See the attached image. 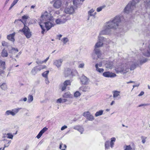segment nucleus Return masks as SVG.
<instances>
[{"instance_id": "27", "label": "nucleus", "mask_w": 150, "mask_h": 150, "mask_svg": "<svg viewBox=\"0 0 150 150\" xmlns=\"http://www.w3.org/2000/svg\"><path fill=\"white\" fill-rule=\"evenodd\" d=\"M94 11V10H93V9L90 10L88 12V15L89 17H90L91 16H95V15L96 14V13L95 12L94 13V14H92V13H93Z\"/></svg>"}, {"instance_id": "28", "label": "nucleus", "mask_w": 150, "mask_h": 150, "mask_svg": "<svg viewBox=\"0 0 150 150\" xmlns=\"http://www.w3.org/2000/svg\"><path fill=\"white\" fill-rule=\"evenodd\" d=\"M95 67L97 71L100 73H102L104 71V69L102 68H99L98 67V64H97L95 65Z\"/></svg>"}, {"instance_id": "53", "label": "nucleus", "mask_w": 150, "mask_h": 150, "mask_svg": "<svg viewBox=\"0 0 150 150\" xmlns=\"http://www.w3.org/2000/svg\"><path fill=\"white\" fill-rule=\"evenodd\" d=\"M144 93V92L143 91H141L140 93L139 94L138 96H140L143 95Z\"/></svg>"}, {"instance_id": "56", "label": "nucleus", "mask_w": 150, "mask_h": 150, "mask_svg": "<svg viewBox=\"0 0 150 150\" xmlns=\"http://www.w3.org/2000/svg\"><path fill=\"white\" fill-rule=\"evenodd\" d=\"M45 81H46V83L47 84H48L49 83V80H48V77H47V78H45Z\"/></svg>"}, {"instance_id": "64", "label": "nucleus", "mask_w": 150, "mask_h": 150, "mask_svg": "<svg viewBox=\"0 0 150 150\" xmlns=\"http://www.w3.org/2000/svg\"><path fill=\"white\" fill-rule=\"evenodd\" d=\"M27 99L26 98H25L23 99V100L24 101H26L27 100Z\"/></svg>"}, {"instance_id": "18", "label": "nucleus", "mask_w": 150, "mask_h": 150, "mask_svg": "<svg viewBox=\"0 0 150 150\" xmlns=\"http://www.w3.org/2000/svg\"><path fill=\"white\" fill-rule=\"evenodd\" d=\"M15 35V33L14 32L12 34H10L8 35L7 36V38L8 40L11 41L12 42H14L15 40L14 38V36Z\"/></svg>"}, {"instance_id": "42", "label": "nucleus", "mask_w": 150, "mask_h": 150, "mask_svg": "<svg viewBox=\"0 0 150 150\" xmlns=\"http://www.w3.org/2000/svg\"><path fill=\"white\" fill-rule=\"evenodd\" d=\"M46 67L45 65H42L41 66L39 67L38 68L39 69V70L40 71L42 69H45V68H46Z\"/></svg>"}, {"instance_id": "20", "label": "nucleus", "mask_w": 150, "mask_h": 150, "mask_svg": "<svg viewBox=\"0 0 150 150\" xmlns=\"http://www.w3.org/2000/svg\"><path fill=\"white\" fill-rule=\"evenodd\" d=\"M38 71H40V70H39V69L38 66H36L34 67L32 69V70H31V72L32 74L35 75Z\"/></svg>"}, {"instance_id": "9", "label": "nucleus", "mask_w": 150, "mask_h": 150, "mask_svg": "<svg viewBox=\"0 0 150 150\" xmlns=\"http://www.w3.org/2000/svg\"><path fill=\"white\" fill-rule=\"evenodd\" d=\"M71 81L70 80H67L65 81L62 85V91L65 90L67 86H70L71 85Z\"/></svg>"}, {"instance_id": "7", "label": "nucleus", "mask_w": 150, "mask_h": 150, "mask_svg": "<svg viewBox=\"0 0 150 150\" xmlns=\"http://www.w3.org/2000/svg\"><path fill=\"white\" fill-rule=\"evenodd\" d=\"M67 20V19L66 18V16L64 15H62L60 18L57 19L55 22L57 24H60L65 22Z\"/></svg>"}, {"instance_id": "48", "label": "nucleus", "mask_w": 150, "mask_h": 150, "mask_svg": "<svg viewBox=\"0 0 150 150\" xmlns=\"http://www.w3.org/2000/svg\"><path fill=\"white\" fill-rule=\"evenodd\" d=\"M1 43L2 46H5L6 45V43L4 41H2Z\"/></svg>"}, {"instance_id": "59", "label": "nucleus", "mask_w": 150, "mask_h": 150, "mask_svg": "<svg viewBox=\"0 0 150 150\" xmlns=\"http://www.w3.org/2000/svg\"><path fill=\"white\" fill-rule=\"evenodd\" d=\"M134 83V82L132 81H130L129 82H127V83L128 84L129 83Z\"/></svg>"}, {"instance_id": "13", "label": "nucleus", "mask_w": 150, "mask_h": 150, "mask_svg": "<svg viewBox=\"0 0 150 150\" xmlns=\"http://www.w3.org/2000/svg\"><path fill=\"white\" fill-rule=\"evenodd\" d=\"M43 24H44L45 28L47 31L48 30L52 27L54 26V25L50 21H47L46 22H44Z\"/></svg>"}, {"instance_id": "5", "label": "nucleus", "mask_w": 150, "mask_h": 150, "mask_svg": "<svg viewBox=\"0 0 150 150\" xmlns=\"http://www.w3.org/2000/svg\"><path fill=\"white\" fill-rule=\"evenodd\" d=\"M115 141V138L113 137L111 138L110 142L109 140L106 141L105 143V149H109L110 146L112 148L114 147Z\"/></svg>"}, {"instance_id": "34", "label": "nucleus", "mask_w": 150, "mask_h": 150, "mask_svg": "<svg viewBox=\"0 0 150 150\" xmlns=\"http://www.w3.org/2000/svg\"><path fill=\"white\" fill-rule=\"evenodd\" d=\"M1 88L5 90L7 88V85L5 83H3L0 86Z\"/></svg>"}, {"instance_id": "26", "label": "nucleus", "mask_w": 150, "mask_h": 150, "mask_svg": "<svg viewBox=\"0 0 150 150\" xmlns=\"http://www.w3.org/2000/svg\"><path fill=\"white\" fill-rule=\"evenodd\" d=\"M67 147V146L65 144H63L62 142L60 143L59 148L61 150H66Z\"/></svg>"}, {"instance_id": "30", "label": "nucleus", "mask_w": 150, "mask_h": 150, "mask_svg": "<svg viewBox=\"0 0 150 150\" xmlns=\"http://www.w3.org/2000/svg\"><path fill=\"white\" fill-rule=\"evenodd\" d=\"M103 45V43L102 42L99 41L96 44L95 47L96 49L102 46Z\"/></svg>"}, {"instance_id": "39", "label": "nucleus", "mask_w": 150, "mask_h": 150, "mask_svg": "<svg viewBox=\"0 0 150 150\" xmlns=\"http://www.w3.org/2000/svg\"><path fill=\"white\" fill-rule=\"evenodd\" d=\"M7 135L8 136L7 138L11 139H13V135L12 134L10 133H8L7 134Z\"/></svg>"}, {"instance_id": "63", "label": "nucleus", "mask_w": 150, "mask_h": 150, "mask_svg": "<svg viewBox=\"0 0 150 150\" xmlns=\"http://www.w3.org/2000/svg\"><path fill=\"white\" fill-rule=\"evenodd\" d=\"M115 103V101H112L111 103L110 104V105H112L114 103Z\"/></svg>"}, {"instance_id": "40", "label": "nucleus", "mask_w": 150, "mask_h": 150, "mask_svg": "<svg viewBox=\"0 0 150 150\" xmlns=\"http://www.w3.org/2000/svg\"><path fill=\"white\" fill-rule=\"evenodd\" d=\"M142 139V142L144 144L146 142V137H145L143 136H142L141 137Z\"/></svg>"}, {"instance_id": "6", "label": "nucleus", "mask_w": 150, "mask_h": 150, "mask_svg": "<svg viewBox=\"0 0 150 150\" xmlns=\"http://www.w3.org/2000/svg\"><path fill=\"white\" fill-rule=\"evenodd\" d=\"M53 3V6L54 8L59 9L63 5L61 0H53L51 3Z\"/></svg>"}, {"instance_id": "10", "label": "nucleus", "mask_w": 150, "mask_h": 150, "mask_svg": "<svg viewBox=\"0 0 150 150\" xmlns=\"http://www.w3.org/2000/svg\"><path fill=\"white\" fill-rule=\"evenodd\" d=\"M83 116L86 117L89 120L92 121L94 119L93 116L90 114L89 112H85L83 114Z\"/></svg>"}, {"instance_id": "21", "label": "nucleus", "mask_w": 150, "mask_h": 150, "mask_svg": "<svg viewBox=\"0 0 150 150\" xmlns=\"http://www.w3.org/2000/svg\"><path fill=\"white\" fill-rule=\"evenodd\" d=\"M5 68V62L0 59V69H4Z\"/></svg>"}, {"instance_id": "62", "label": "nucleus", "mask_w": 150, "mask_h": 150, "mask_svg": "<svg viewBox=\"0 0 150 150\" xmlns=\"http://www.w3.org/2000/svg\"><path fill=\"white\" fill-rule=\"evenodd\" d=\"M98 66H99V67H101L102 66V63H100L99 64H98Z\"/></svg>"}, {"instance_id": "14", "label": "nucleus", "mask_w": 150, "mask_h": 150, "mask_svg": "<svg viewBox=\"0 0 150 150\" xmlns=\"http://www.w3.org/2000/svg\"><path fill=\"white\" fill-rule=\"evenodd\" d=\"M132 146L131 145H125L124 146V150H135V146L134 143H132Z\"/></svg>"}, {"instance_id": "32", "label": "nucleus", "mask_w": 150, "mask_h": 150, "mask_svg": "<svg viewBox=\"0 0 150 150\" xmlns=\"http://www.w3.org/2000/svg\"><path fill=\"white\" fill-rule=\"evenodd\" d=\"M103 111L101 110L97 112L95 114L96 117H97L100 115H101L103 114Z\"/></svg>"}, {"instance_id": "52", "label": "nucleus", "mask_w": 150, "mask_h": 150, "mask_svg": "<svg viewBox=\"0 0 150 150\" xmlns=\"http://www.w3.org/2000/svg\"><path fill=\"white\" fill-rule=\"evenodd\" d=\"M115 70L116 71H118L120 72L122 71L123 70V69H121L119 70V69H118V68H116V69H115Z\"/></svg>"}, {"instance_id": "43", "label": "nucleus", "mask_w": 150, "mask_h": 150, "mask_svg": "<svg viewBox=\"0 0 150 150\" xmlns=\"http://www.w3.org/2000/svg\"><path fill=\"white\" fill-rule=\"evenodd\" d=\"M57 103H62V98H60L57 100Z\"/></svg>"}, {"instance_id": "49", "label": "nucleus", "mask_w": 150, "mask_h": 150, "mask_svg": "<svg viewBox=\"0 0 150 150\" xmlns=\"http://www.w3.org/2000/svg\"><path fill=\"white\" fill-rule=\"evenodd\" d=\"M36 63L38 64H43V62H42V61H37L36 62Z\"/></svg>"}, {"instance_id": "22", "label": "nucleus", "mask_w": 150, "mask_h": 150, "mask_svg": "<svg viewBox=\"0 0 150 150\" xmlns=\"http://www.w3.org/2000/svg\"><path fill=\"white\" fill-rule=\"evenodd\" d=\"M64 98H71L72 97V95L70 92H67L64 93L62 96Z\"/></svg>"}, {"instance_id": "11", "label": "nucleus", "mask_w": 150, "mask_h": 150, "mask_svg": "<svg viewBox=\"0 0 150 150\" xmlns=\"http://www.w3.org/2000/svg\"><path fill=\"white\" fill-rule=\"evenodd\" d=\"M74 8L72 6L66 8L64 9V11L67 14H71L74 12Z\"/></svg>"}, {"instance_id": "41", "label": "nucleus", "mask_w": 150, "mask_h": 150, "mask_svg": "<svg viewBox=\"0 0 150 150\" xmlns=\"http://www.w3.org/2000/svg\"><path fill=\"white\" fill-rule=\"evenodd\" d=\"M104 7V6H102L97 8V11L98 12L102 10V9Z\"/></svg>"}, {"instance_id": "2", "label": "nucleus", "mask_w": 150, "mask_h": 150, "mask_svg": "<svg viewBox=\"0 0 150 150\" xmlns=\"http://www.w3.org/2000/svg\"><path fill=\"white\" fill-rule=\"evenodd\" d=\"M30 18L29 16L27 15H25L22 17V19L16 20L14 23H18L19 21L23 23L24 26L23 28L19 30V31L23 33L26 37L28 38H30L31 36V33L30 32V29L26 25L27 20Z\"/></svg>"}, {"instance_id": "8", "label": "nucleus", "mask_w": 150, "mask_h": 150, "mask_svg": "<svg viewBox=\"0 0 150 150\" xmlns=\"http://www.w3.org/2000/svg\"><path fill=\"white\" fill-rule=\"evenodd\" d=\"M103 75L105 77L112 78L115 77L116 75L115 73L110 72V71H106L103 73Z\"/></svg>"}, {"instance_id": "3", "label": "nucleus", "mask_w": 150, "mask_h": 150, "mask_svg": "<svg viewBox=\"0 0 150 150\" xmlns=\"http://www.w3.org/2000/svg\"><path fill=\"white\" fill-rule=\"evenodd\" d=\"M49 19V16L47 14V12L44 13L41 16L40 21L39 23V24L42 30L41 33L42 34H44L45 31V29L43 25V23H44V22H46V21Z\"/></svg>"}, {"instance_id": "25", "label": "nucleus", "mask_w": 150, "mask_h": 150, "mask_svg": "<svg viewBox=\"0 0 150 150\" xmlns=\"http://www.w3.org/2000/svg\"><path fill=\"white\" fill-rule=\"evenodd\" d=\"M89 89V88L88 86H82L79 88V89L83 92L88 91Z\"/></svg>"}, {"instance_id": "61", "label": "nucleus", "mask_w": 150, "mask_h": 150, "mask_svg": "<svg viewBox=\"0 0 150 150\" xmlns=\"http://www.w3.org/2000/svg\"><path fill=\"white\" fill-rule=\"evenodd\" d=\"M35 5H32L31 6V8H34L35 7Z\"/></svg>"}, {"instance_id": "24", "label": "nucleus", "mask_w": 150, "mask_h": 150, "mask_svg": "<svg viewBox=\"0 0 150 150\" xmlns=\"http://www.w3.org/2000/svg\"><path fill=\"white\" fill-rule=\"evenodd\" d=\"M113 94V97L114 98L117 97L120 95V92L117 91H112Z\"/></svg>"}, {"instance_id": "33", "label": "nucleus", "mask_w": 150, "mask_h": 150, "mask_svg": "<svg viewBox=\"0 0 150 150\" xmlns=\"http://www.w3.org/2000/svg\"><path fill=\"white\" fill-rule=\"evenodd\" d=\"M33 100V97L32 95H29L28 97V101L29 103L31 102Z\"/></svg>"}, {"instance_id": "19", "label": "nucleus", "mask_w": 150, "mask_h": 150, "mask_svg": "<svg viewBox=\"0 0 150 150\" xmlns=\"http://www.w3.org/2000/svg\"><path fill=\"white\" fill-rule=\"evenodd\" d=\"M74 129L79 131L81 132V134H82L83 131V128L81 126L79 125L75 126L74 127Z\"/></svg>"}, {"instance_id": "36", "label": "nucleus", "mask_w": 150, "mask_h": 150, "mask_svg": "<svg viewBox=\"0 0 150 150\" xmlns=\"http://www.w3.org/2000/svg\"><path fill=\"white\" fill-rule=\"evenodd\" d=\"M81 95V93L78 91H76L74 93V96L75 97H77Z\"/></svg>"}, {"instance_id": "51", "label": "nucleus", "mask_w": 150, "mask_h": 150, "mask_svg": "<svg viewBox=\"0 0 150 150\" xmlns=\"http://www.w3.org/2000/svg\"><path fill=\"white\" fill-rule=\"evenodd\" d=\"M147 61V59H145L143 61H142V60L140 61V63L141 64H143L145 62Z\"/></svg>"}, {"instance_id": "54", "label": "nucleus", "mask_w": 150, "mask_h": 150, "mask_svg": "<svg viewBox=\"0 0 150 150\" xmlns=\"http://www.w3.org/2000/svg\"><path fill=\"white\" fill-rule=\"evenodd\" d=\"M49 59V57H48L45 60L42 61V62H43V63H46L47 62V61Z\"/></svg>"}, {"instance_id": "57", "label": "nucleus", "mask_w": 150, "mask_h": 150, "mask_svg": "<svg viewBox=\"0 0 150 150\" xmlns=\"http://www.w3.org/2000/svg\"><path fill=\"white\" fill-rule=\"evenodd\" d=\"M12 50H15L17 52H18V50L17 49H15L14 48H12Z\"/></svg>"}, {"instance_id": "47", "label": "nucleus", "mask_w": 150, "mask_h": 150, "mask_svg": "<svg viewBox=\"0 0 150 150\" xmlns=\"http://www.w3.org/2000/svg\"><path fill=\"white\" fill-rule=\"evenodd\" d=\"M10 142H8V144L7 146L5 144L4 145V147L2 149V150H4V149L5 147L8 146H9V144L10 143Z\"/></svg>"}, {"instance_id": "12", "label": "nucleus", "mask_w": 150, "mask_h": 150, "mask_svg": "<svg viewBox=\"0 0 150 150\" xmlns=\"http://www.w3.org/2000/svg\"><path fill=\"white\" fill-rule=\"evenodd\" d=\"M18 111V109H15L14 110H8L6 112V114L7 115H11L12 116H14Z\"/></svg>"}, {"instance_id": "17", "label": "nucleus", "mask_w": 150, "mask_h": 150, "mask_svg": "<svg viewBox=\"0 0 150 150\" xmlns=\"http://www.w3.org/2000/svg\"><path fill=\"white\" fill-rule=\"evenodd\" d=\"M48 129V128L45 127L43 128L39 132L36 137L38 139L40 138L42 136L43 134L46 132Z\"/></svg>"}, {"instance_id": "60", "label": "nucleus", "mask_w": 150, "mask_h": 150, "mask_svg": "<svg viewBox=\"0 0 150 150\" xmlns=\"http://www.w3.org/2000/svg\"><path fill=\"white\" fill-rule=\"evenodd\" d=\"M59 38V40H60V38L62 37L61 35H59L57 36Z\"/></svg>"}, {"instance_id": "4", "label": "nucleus", "mask_w": 150, "mask_h": 150, "mask_svg": "<svg viewBox=\"0 0 150 150\" xmlns=\"http://www.w3.org/2000/svg\"><path fill=\"white\" fill-rule=\"evenodd\" d=\"M139 0H132V1L129 3L126 6L124 9V12L128 13V12L132 11L134 8H135L136 4L139 2Z\"/></svg>"}, {"instance_id": "37", "label": "nucleus", "mask_w": 150, "mask_h": 150, "mask_svg": "<svg viewBox=\"0 0 150 150\" xmlns=\"http://www.w3.org/2000/svg\"><path fill=\"white\" fill-rule=\"evenodd\" d=\"M62 40L64 44H66L69 41V40L67 38H64Z\"/></svg>"}, {"instance_id": "46", "label": "nucleus", "mask_w": 150, "mask_h": 150, "mask_svg": "<svg viewBox=\"0 0 150 150\" xmlns=\"http://www.w3.org/2000/svg\"><path fill=\"white\" fill-rule=\"evenodd\" d=\"M4 69H0V75H2V74H4Z\"/></svg>"}, {"instance_id": "31", "label": "nucleus", "mask_w": 150, "mask_h": 150, "mask_svg": "<svg viewBox=\"0 0 150 150\" xmlns=\"http://www.w3.org/2000/svg\"><path fill=\"white\" fill-rule=\"evenodd\" d=\"M19 0H14L13 2L11 5L9 10H11L12 8L18 2Z\"/></svg>"}, {"instance_id": "45", "label": "nucleus", "mask_w": 150, "mask_h": 150, "mask_svg": "<svg viewBox=\"0 0 150 150\" xmlns=\"http://www.w3.org/2000/svg\"><path fill=\"white\" fill-rule=\"evenodd\" d=\"M67 126L66 125H64L63 126H62L61 128V130H63L67 128Z\"/></svg>"}, {"instance_id": "38", "label": "nucleus", "mask_w": 150, "mask_h": 150, "mask_svg": "<svg viewBox=\"0 0 150 150\" xmlns=\"http://www.w3.org/2000/svg\"><path fill=\"white\" fill-rule=\"evenodd\" d=\"M95 53L96 54H98V55L100 54V51L99 49H97V48L96 49L95 48Z\"/></svg>"}, {"instance_id": "55", "label": "nucleus", "mask_w": 150, "mask_h": 150, "mask_svg": "<svg viewBox=\"0 0 150 150\" xmlns=\"http://www.w3.org/2000/svg\"><path fill=\"white\" fill-rule=\"evenodd\" d=\"M98 38H99V40H102V41L103 40H104V38L103 37H101L100 36L98 37Z\"/></svg>"}, {"instance_id": "1", "label": "nucleus", "mask_w": 150, "mask_h": 150, "mask_svg": "<svg viewBox=\"0 0 150 150\" xmlns=\"http://www.w3.org/2000/svg\"><path fill=\"white\" fill-rule=\"evenodd\" d=\"M122 17L116 16L112 21L106 23L104 27V29L101 31L100 35H107L110 33V29L112 28L116 29L120 24Z\"/></svg>"}, {"instance_id": "50", "label": "nucleus", "mask_w": 150, "mask_h": 150, "mask_svg": "<svg viewBox=\"0 0 150 150\" xmlns=\"http://www.w3.org/2000/svg\"><path fill=\"white\" fill-rule=\"evenodd\" d=\"M79 0H73V4L74 5H76L77 3V1H78Z\"/></svg>"}, {"instance_id": "23", "label": "nucleus", "mask_w": 150, "mask_h": 150, "mask_svg": "<svg viewBox=\"0 0 150 150\" xmlns=\"http://www.w3.org/2000/svg\"><path fill=\"white\" fill-rule=\"evenodd\" d=\"M1 56L3 57H6L8 56V53L7 51L4 49L2 50V51L1 53Z\"/></svg>"}, {"instance_id": "44", "label": "nucleus", "mask_w": 150, "mask_h": 150, "mask_svg": "<svg viewBox=\"0 0 150 150\" xmlns=\"http://www.w3.org/2000/svg\"><path fill=\"white\" fill-rule=\"evenodd\" d=\"M84 66V64L83 63H81L80 64L79 66V68H83Z\"/></svg>"}, {"instance_id": "15", "label": "nucleus", "mask_w": 150, "mask_h": 150, "mask_svg": "<svg viewBox=\"0 0 150 150\" xmlns=\"http://www.w3.org/2000/svg\"><path fill=\"white\" fill-rule=\"evenodd\" d=\"M63 60L62 59L55 60L54 62V64L57 68H59L61 66Z\"/></svg>"}, {"instance_id": "16", "label": "nucleus", "mask_w": 150, "mask_h": 150, "mask_svg": "<svg viewBox=\"0 0 150 150\" xmlns=\"http://www.w3.org/2000/svg\"><path fill=\"white\" fill-rule=\"evenodd\" d=\"M88 79L85 76H82L81 79V81L83 84L86 85L88 83Z\"/></svg>"}, {"instance_id": "35", "label": "nucleus", "mask_w": 150, "mask_h": 150, "mask_svg": "<svg viewBox=\"0 0 150 150\" xmlns=\"http://www.w3.org/2000/svg\"><path fill=\"white\" fill-rule=\"evenodd\" d=\"M70 70H65L64 72V76L65 77H67L69 76V73L70 74Z\"/></svg>"}, {"instance_id": "29", "label": "nucleus", "mask_w": 150, "mask_h": 150, "mask_svg": "<svg viewBox=\"0 0 150 150\" xmlns=\"http://www.w3.org/2000/svg\"><path fill=\"white\" fill-rule=\"evenodd\" d=\"M49 71L48 70L46 71L42 74V76L45 78L47 79L48 75L49 73Z\"/></svg>"}, {"instance_id": "58", "label": "nucleus", "mask_w": 150, "mask_h": 150, "mask_svg": "<svg viewBox=\"0 0 150 150\" xmlns=\"http://www.w3.org/2000/svg\"><path fill=\"white\" fill-rule=\"evenodd\" d=\"M67 100L66 99H62V103H64L66 102Z\"/></svg>"}]
</instances>
